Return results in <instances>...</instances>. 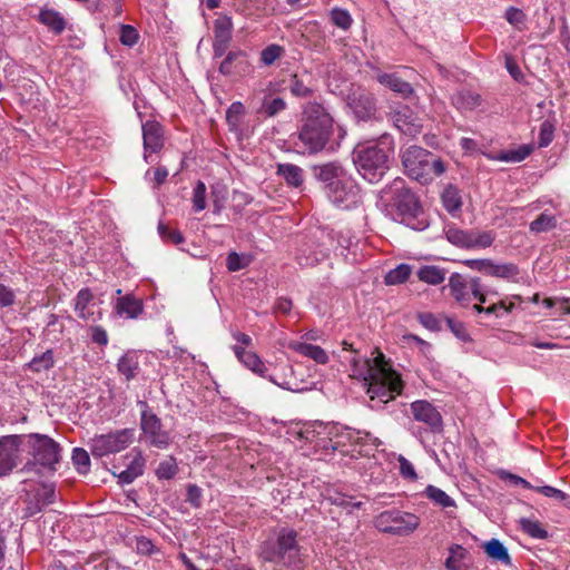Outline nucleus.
Returning a JSON list of instances; mask_svg holds the SVG:
<instances>
[{
	"mask_svg": "<svg viewBox=\"0 0 570 570\" xmlns=\"http://www.w3.org/2000/svg\"><path fill=\"white\" fill-rule=\"evenodd\" d=\"M158 233L165 242L173 243L175 245L181 244L184 242V236L179 230L173 229L164 223H159Z\"/></svg>",
	"mask_w": 570,
	"mask_h": 570,
	"instance_id": "nucleus-56",
	"label": "nucleus"
},
{
	"mask_svg": "<svg viewBox=\"0 0 570 570\" xmlns=\"http://www.w3.org/2000/svg\"><path fill=\"white\" fill-rule=\"evenodd\" d=\"M268 380L271 382H273L274 384H276L277 386L288 390V391H292V392H303L306 390V387L303 386L302 382H298L297 380H294V379L285 377L282 381H279L276 377L271 375V376H268Z\"/></svg>",
	"mask_w": 570,
	"mask_h": 570,
	"instance_id": "nucleus-59",
	"label": "nucleus"
},
{
	"mask_svg": "<svg viewBox=\"0 0 570 570\" xmlns=\"http://www.w3.org/2000/svg\"><path fill=\"white\" fill-rule=\"evenodd\" d=\"M249 67L246 53L243 50L228 51L218 67L219 73L229 77L245 72Z\"/></svg>",
	"mask_w": 570,
	"mask_h": 570,
	"instance_id": "nucleus-18",
	"label": "nucleus"
},
{
	"mask_svg": "<svg viewBox=\"0 0 570 570\" xmlns=\"http://www.w3.org/2000/svg\"><path fill=\"white\" fill-rule=\"evenodd\" d=\"M441 199H442V204H443L444 208L450 214H454V213L459 212L462 207V198H461L460 190L453 185H448L443 189Z\"/></svg>",
	"mask_w": 570,
	"mask_h": 570,
	"instance_id": "nucleus-37",
	"label": "nucleus"
},
{
	"mask_svg": "<svg viewBox=\"0 0 570 570\" xmlns=\"http://www.w3.org/2000/svg\"><path fill=\"white\" fill-rule=\"evenodd\" d=\"M412 268L407 264H400L395 268L391 269L384 277L386 285L402 284L410 277Z\"/></svg>",
	"mask_w": 570,
	"mask_h": 570,
	"instance_id": "nucleus-43",
	"label": "nucleus"
},
{
	"mask_svg": "<svg viewBox=\"0 0 570 570\" xmlns=\"http://www.w3.org/2000/svg\"><path fill=\"white\" fill-rule=\"evenodd\" d=\"M394 126L404 135L415 137L422 131V124L407 106H401L391 114Z\"/></svg>",
	"mask_w": 570,
	"mask_h": 570,
	"instance_id": "nucleus-17",
	"label": "nucleus"
},
{
	"mask_svg": "<svg viewBox=\"0 0 570 570\" xmlns=\"http://www.w3.org/2000/svg\"><path fill=\"white\" fill-rule=\"evenodd\" d=\"M347 107L357 121H368L376 118V99L370 91L357 88L347 95Z\"/></svg>",
	"mask_w": 570,
	"mask_h": 570,
	"instance_id": "nucleus-11",
	"label": "nucleus"
},
{
	"mask_svg": "<svg viewBox=\"0 0 570 570\" xmlns=\"http://www.w3.org/2000/svg\"><path fill=\"white\" fill-rule=\"evenodd\" d=\"M19 439L17 435L0 438V476L8 475L18 464Z\"/></svg>",
	"mask_w": 570,
	"mask_h": 570,
	"instance_id": "nucleus-16",
	"label": "nucleus"
},
{
	"mask_svg": "<svg viewBox=\"0 0 570 570\" xmlns=\"http://www.w3.org/2000/svg\"><path fill=\"white\" fill-rule=\"evenodd\" d=\"M333 354L342 362H347L352 376L363 382L370 400L376 402L372 407H380L402 394L404 382L383 353L377 352L373 358L361 356L360 348L355 353L350 351L341 354L334 351Z\"/></svg>",
	"mask_w": 570,
	"mask_h": 570,
	"instance_id": "nucleus-1",
	"label": "nucleus"
},
{
	"mask_svg": "<svg viewBox=\"0 0 570 570\" xmlns=\"http://www.w3.org/2000/svg\"><path fill=\"white\" fill-rule=\"evenodd\" d=\"M507 21L518 30H523L525 27L527 16L525 13L515 7H509L504 14Z\"/></svg>",
	"mask_w": 570,
	"mask_h": 570,
	"instance_id": "nucleus-52",
	"label": "nucleus"
},
{
	"mask_svg": "<svg viewBox=\"0 0 570 570\" xmlns=\"http://www.w3.org/2000/svg\"><path fill=\"white\" fill-rule=\"evenodd\" d=\"M276 174L293 188H299L303 186L304 170L297 165L289 163L278 164Z\"/></svg>",
	"mask_w": 570,
	"mask_h": 570,
	"instance_id": "nucleus-25",
	"label": "nucleus"
},
{
	"mask_svg": "<svg viewBox=\"0 0 570 570\" xmlns=\"http://www.w3.org/2000/svg\"><path fill=\"white\" fill-rule=\"evenodd\" d=\"M140 425L142 431L149 436L151 445L158 449H166L168 446L169 436L161 430L160 419L156 414L149 410L142 411Z\"/></svg>",
	"mask_w": 570,
	"mask_h": 570,
	"instance_id": "nucleus-15",
	"label": "nucleus"
},
{
	"mask_svg": "<svg viewBox=\"0 0 570 570\" xmlns=\"http://www.w3.org/2000/svg\"><path fill=\"white\" fill-rule=\"evenodd\" d=\"M142 139L145 154L157 153L164 146V130L160 124L148 120L142 125ZM147 158V155H145Z\"/></svg>",
	"mask_w": 570,
	"mask_h": 570,
	"instance_id": "nucleus-19",
	"label": "nucleus"
},
{
	"mask_svg": "<svg viewBox=\"0 0 570 570\" xmlns=\"http://www.w3.org/2000/svg\"><path fill=\"white\" fill-rule=\"evenodd\" d=\"M417 277L426 284L439 285L445 279V271L433 265L422 266L417 271Z\"/></svg>",
	"mask_w": 570,
	"mask_h": 570,
	"instance_id": "nucleus-39",
	"label": "nucleus"
},
{
	"mask_svg": "<svg viewBox=\"0 0 570 570\" xmlns=\"http://www.w3.org/2000/svg\"><path fill=\"white\" fill-rule=\"evenodd\" d=\"M533 147L531 145H521L513 150H503L499 153H490L485 156L491 160L504 163H520L531 155Z\"/></svg>",
	"mask_w": 570,
	"mask_h": 570,
	"instance_id": "nucleus-24",
	"label": "nucleus"
},
{
	"mask_svg": "<svg viewBox=\"0 0 570 570\" xmlns=\"http://www.w3.org/2000/svg\"><path fill=\"white\" fill-rule=\"evenodd\" d=\"M245 114V107L240 101L233 102L226 111V121L232 131H237L240 126L242 117Z\"/></svg>",
	"mask_w": 570,
	"mask_h": 570,
	"instance_id": "nucleus-44",
	"label": "nucleus"
},
{
	"mask_svg": "<svg viewBox=\"0 0 570 570\" xmlns=\"http://www.w3.org/2000/svg\"><path fill=\"white\" fill-rule=\"evenodd\" d=\"M424 495L435 505H439L443 509L455 507V501L443 490L435 485H428L424 490Z\"/></svg>",
	"mask_w": 570,
	"mask_h": 570,
	"instance_id": "nucleus-40",
	"label": "nucleus"
},
{
	"mask_svg": "<svg viewBox=\"0 0 570 570\" xmlns=\"http://www.w3.org/2000/svg\"><path fill=\"white\" fill-rule=\"evenodd\" d=\"M330 435L333 436L330 439L331 448L333 450H337L340 446H344L346 443L374 444L376 441V439L373 438L368 432H362L360 430L338 425H334L331 429Z\"/></svg>",
	"mask_w": 570,
	"mask_h": 570,
	"instance_id": "nucleus-14",
	"label": "nucleus"
},
{
	"mask_svg": "<svg viewBox=\"0 0 570 570\" xmlns=\"http://www.w3.org/2000/svg\"><path fill=\"white\" fill-rule=\"evenodd\" d=\"M249 264V259L245 255H239L236 252H230L226 258V267L229 272H237Z\"/></svg>",
	"mask_w": 570,
	"mask_h": 570,
	"instance_id": "nucleus-57",
	"label": "nucleus"
},
{
	"mask_svg": "<svg viewBox=\"0 0 570 570\" xmlns=\"http://www.w3.org/2000/svg\"><path fill=\"white\" fill-rule=\"evenodd\" d=\"M381 202L386 214L414 230H424L429 220L419 199L405 185L404 179L395 178L381 190Z\"/></svg>",
	"mask_w": 570,
	"mask_h": 570,
	"instance_id": "nucleus-3",
	"label": "nucleus"
},
{
	"mask_svg": "<svg viewBox=\"0 0 570 570\" xmlns=\"http://www.w3.org/2000/svg\"><path fill=\"white\" fill-rule=\"evenodd\" d=\"M420 524V518L410 512L389 510L375 518V527L383 533L407 535L414 532Z\"/></svg>",
	"mask_w": 570,
	"mask_h": 570,
	"instance_id": "nucleus-8",
	"label": "nucleus"
},
{
	"mask_svg": "<svg viewBox=\"0 0 570 570\" xmlns=\"http://www.w3.org/2000/svg\"><path fill=\"white\" fill-rule=\"evenodd\" d=\"M117 368L118 372L122 374L127 381L135 379L139 371V362L137 354L134 352L125 353L118 360Z\"/></svg>",
	"mask_w": 570,
	"mask_h": 570,
	"instance_id": "nucleus-35",
	"label": "nucleus"
},
{
	"mask_svg": "<svg viewBox=\"0 0 570 570\" xmlns=\"http://www.w3.org/2000/svg\"><path fill=\"white\" fill-rule=\"evenodd\" d=\"M393 154V138L382 134L374 145L357 146L354 151V163L358 173L370 183H377L390 168Z\"/></svg>",
	"mask_w": 570,
	"mask_h": 570,
	"instance_id": "nucleus-4",
	"label": "nucleus"
},
{
	"mask_svg": "<svg viewBox=\"0 0 570 570\" xmlns=\"http://www.w3.org/2000/svg\"><path fill=\"white\" fill-rule=\"evenodd\" d=\"M401 158L406 174L421 184H428L445 169L439 157L419 146L406 148Z\"/></svg>",
	"mask_w": 570,
	"mask_h": 570,
	"instance_id": "nucleus-6",
	"label": "nucleus"
},
{
	"mask_svg": "<svg viewBox=\"0 0 570 570\" xmlns=\"http://www.w3.org/2000/svg\"><path fill=\"white\" fill-rule=\"evenodd\" d=\"M484 553L495 560L501 562L504 566H511L512 560L508 552V549L503 546V543L498 539H491L483 543L482 546Z\"/></svg>",
	"mask_w": 570,
	"mask_h": 570,
	"instance_id": "nucleus-29",
	"label": "nucleus"
},
{
	"mask_svg": "<svg viewBox=\"0 0 570 570\" xmlns=\"http://www.w3.org/2000/svg\"><path fill=\"white\" fill-rule=\"evenodd\" d=\"M116 311L119 315L125 314L129 318H137L142 313V303L135 296L127 294L117 299Z\"/></svg>",
	"mask_w": 570,
	"mask_h": 570,
	"instance_id": "nucleus-28",
	"label": "nucleus"
},
{
	"mask_svg": "<svg viewBox=\"0 0 570 570\" xmlns=\"http://www.w3.org/2000/svg\"><path fill=\"white\" fill-rule=\"evenodd\" d=\"M38 20L56 35H60L66 28L65 18L53 9H42L39 12Z\"/></svg>",
	"mask_w": 570,
	"mask_h": 570,
	"instance_id": "nucleus-32",
	"label": "nucleus"
},
{
	"mask_svg": "<svg viewBox=\"0 0 570 570\" xmlns=\"http://www.w3.org/2000/svg\"><path fill=\"white\" fill-rule=\"evenodd\" d=\"M72 463L80 474H87L90 470V458L88 452L81 448H75L72 451Z\"/></svg>",
	"mask_w": 570,
	"mask_h": 570,
	"instance_id": "nucleus-48",
	"label": "nucleus"
},
{
	"mask_svg": "<svg viewBox=\"0 0 570 570\" xmlns=\"http://www.w3.org/2000/svg\"><path fill=\"white\" fill-rule=\"evenodd\" d=\"M445 237L452 245L465 249H483L490 247L495 236L492 232L463 230L449 228Z\"/></svg>",
	"mask_w": 570,
	"mask_h": 570,
	"instance_id": "nucleus-10",
	"label": "nucleus"
},
{
	"mask_svg": "<svg viewBox=\"0 0 570 570\" xmlns=\"http://www.w3.org/2000/svg\"><path fill=\"white\" fill-rule=\"evenodd\" d=\"M482 102L481 96L472 90L463 89L452 96V104L459 110H473Z\"/></svg>",
	"mask_w": 570,
	"mask_h": 570,
	"instance_id": "nucleus-27",
	"label": "nucleus"
},
{
	"mask_svg": "<svg viewBox=\"0 0 570 570\" xmlns=\"http://www.w3.org/2000/svg\"><path fill=\"white\" fill-rule=\"evenodd\" d=\"M327 198L335 205L350 208L360 198V187L345 174L325 190Z\"/></svg>",
	"mask_w": 570,
	"mask_h": 570,
	"instance_id": "nucleus-12",
	"label": "nucleus"
},
{
	"mask_svg": "<svg viewBox=\"0 0 570 570\" xmlns=\"http://www.w3.org/2000/svg\"><path fill=\"white\" fill-rule=\"evenodd\" d=\"M233 351L239 362L255 374L267 377V367L262 358L252 351H246L239 345H234Z\"/></svg>",
	"mask_w": 570,
	"mask_h": 570,
	"instance_id": "nucleus-22",
	"label": "nucleus"
},
{
	"mask_svg": "<svg viewBox=\"0 0 570 570\" xmlns=\"http://www.w3.org/2000/svg\"><path fill=\"white\" fill-rule=\"evenodd\" d=\"M520 274L519 267L513 263H502L495 264L493 261L491 263L490 276L503 278L507 281H517Z\"/></svg>",
	"mask_w": 570,
	"mask_h": 570,
	"instance_id": "nucleus-38",
	"label": "nucleus"
},
{
	"mask_svg": "<svg viewBox=\"0 0 570 570\" xmlns=\"http://www.w3.org/2000/svg\"><path fill=\"white\" fill-rule=\"evenodd\" d=\"M191 200L195 212H202L206 208V185L202 180L196 183Z\"/></svg>",
	"mask_w": 570,
	"mask_h": 570,
	"instance_id": "nucleus-53",
	"label": "nucleus"
},
{
	"mask_svg": "<svg viewBox=\"0 0 570 570\" xmlns=\"http://www.w3.org/2000/svg\"><path fill=\"white\" fill-rule=\"evenodd\" d=\"M377 80L405 98L413 94L412 86L395 73H382L377 77Z\"/></svg>",
	"mask_w": 570,
	"mask_h": 570,
	"instance_id": "nucleus-30",
	"label": "nucleus"
},
{
	"mask_svg": "<svg viewBox=\"0 0 570 570\" xmlns=\"http://www.w3.org/2000/svg\"><path fill=\"white\" fill-rule=\"evenodd\" d=\"M233 22L227 16L219 17L214 22V42L230 43Z\"/></svg>",
	"mask_w": 570,
	"mask_h": 570,
	"instance_id": "nucleus-36",
	"label": "nucleus"
},
{
	"mask_svg": "<svg viewBox=\"0 0 570 570\" xmlns=\"http://www.w3.org/2000/svg\"><path fill=\"white\" fill-rule=\"evenodd\" d=\"M491 263L492 259L489 258L463 261V264L470 269L481 272L485 275L490 274Z\"/></svg>",
	"mask_w": 570,
	"mask_h": 570,
	"instance_id": "nucleus-61",
	"label": "nucleus"
},
{
	"mask_svg": "<svg viewBox=\"0 0 570 570\" xmlns=\"http://www.w3.org/2000/svg\"><path fill=\"white\" fill-rule=\"evenodd\" d=\"M400 463V474L407 480L414 481L417 479V474L415 472V469L413 464L405 459L404 456L400 455L399 458Z\"/></svg>",
	"mask_w": 570,
	"mask_h": 570,
	"instance_id": "nucleus-64",
	"label": "nucleus"
},
{
	"mask_svg": "<svg viewBox=\"0 0 570 570\" xmlns=\"http://www.w3.org/2000/svg\"><path fill=\"white\" fill-rule=\"evenodd\" d=\"M298 553L297 533L288 528H282L275 537L263 541L258 549V558L262 561L286 567L296 563Z\"/></svg>",
	"mask_w": 570,
	"mask_h": 570,
	"instance_id": "nucleus-5",
	"label": "nucleus"
},
{
	"mask_svg": "<svg viewBox=\"0 0 570 570\" xmlns=\"http://www.w3.org/2000/svg\"><path fill=\"white\" fill-rule=\"evenodd\" d=\"M284 48L273 43L264 48L261 52V61L264 66H272L277 59L284 55Z\"/></svg>",
	"mask_w": 570,
	"mask_h": 570,
	"instance_id": "nucleus-51",
	"label": "nucleus"
},
{
	"mask_svg": "<svg viewBox=\"0 0 570 570\" xmlns=\"http://www.w3.org/2000/svg\"><path fill=\"white\" fill-rule=\"evenodd\" d=\"M31 445L32 461L24 464L23 471H32L38 465L50 471H56V465L60 461L61 448L53 439L43 434H31L29 438Z\"/></svg>",
	"mask_w": 570,
	"mask_h": 570,
	"instance_id": "nucleus-7",
	"label": "nucleus"
},
{
	"mask_svg": "<svg viewBox=\"0 0 570 570\" xmlns=\"http://www.w3.org/2000/svg\"><path fill=\"white\" fill-rule=\"evenodd\" d=\"M554 125L550 120H544L540 125L538 146L540 148L548 147L554 137Z\"/></svg>",
	"mask_w": 570,
	"mask_h": 570,
	"instance_id": "nucleus-54",
	"label": "nucleus"
},
{
	"mask_svg": "<svg viewBox=\"0 0 570 570\" xmlns=\"http://www.w3.org/2000/svg\"><path fill=\"white\" fill-rule=\"evenodd\" d=\"M139 38L138 31L136 28L129 24H121L120 26V35H119V41L124 46L132 47L137 43Z\"/></svg>",
	"mask_w": 570,
	"mask_h": 570,
	"instance_id": "nucleus-58",
	"label": "nucleus"
},
{
	"mask_svg": "<svg viewBox=\"0 0 570 570\" xmlns=\"http://www.w3.org/2000/svg\"><path fill=\"white\" fill-rule=\"evenodd\" d=\"M312 174L316 180L324 184V188L327 190L330 185L338 180L346 171L337 161H331L313 166Z\"/></svg>",
	"mask_w": 570,
	"mask_h": 570,
	"instance_id": "nucleus-20",
	"label": "nucleus"
},
{
	"mask_svg": "<svg viewBox=\"0 0 570 570\" xmlns=\"http://www.w3.org/2000/svg\"><path fill=\"white\" fill-rule=\"evenodd\" d=\"M468 550L461 544H452L449 548V557L445 560L446 570H469L464 560L468 558Z\"/></svg>",
	"mask_w": 570,
	"mask_h": 570,
	"instance_id": "nucleus-33",
	"label": "nucleus"
},
{
	"mask_svg": "<svg viewBox=\"0 0 570 570\" xmlns=\"http://www.w3.org/2000/svg\"><path fill=\"white\" fill-rule=\"evenodd\" d=\"M334 134V119L318 102H307L302 111L301 125L294 141L301 153L315 155L330 145Z\"/></svg>",
	"mask_w": 570,
	"mask_h": 570,
	"instance_id": "nucleus-2",
	"label": "nucleus"
},
{
	"mask_svg": "<svg viewBox=\"0 0 570 570\" xmlns=\"http://www.w3.org/2000/svg\"><path fill=\"white\" fill-rule=\"evenodd\" d=\"M287 346L289 350L318 364H326L328 362V355L321 346L299 341H291Z\"/></svg>",
	"mask_w": 570,
	"mask_h": 570,
	"instance_id": "nucleus-23",
	"label": "nucleus"
},
{
	"mask_svg": "<svg viewBox=\"0 0 570 570\" xmlns=\"http://www.w3.org/2000/svg\"><path fill=\"white\" fill-rule=\"evenodd\" d=\"M449 288L454 299L461 305H465L472 296V278L466 279L461 274L453 273L449 278Z\"/></svg>",
	"mask_w": 570,
	"mask_h": 570,
	"instance_id": "nucleus-21",
	"label": "nucleus"
},
{
	"mask_svg": "<svg viewBox=\"0 0 570 570\" xmlns=\"http://www.w3.org/2000/svg\"><path fill=\"white\" fill-rule=\"evenodd\" d=\"M55 365L53 351L47 350L40 355L35 356L28 364L32 372L40 373L42 371H49Z\"/></svg>",
	"mask_w": 570,
	"mask_h": 570,
	"instance_id": "nucleus-41",
	"label": "nucleus"
},
{
	"mask_svg": "<svg viewBox=\"0 0 570 570\" xmlns=\"http://www.w3.org/2000/svg\"><path fill=\"white\" fill-rule=\"evenodd\" d=\"M291 94L297 98H308L313 96L314 90L304 82L297 75H293L289 80Z\"/></svg>",
	"mask_w": 570,
	"mask_h": 570,
	"instance_id": "nucleus-47",
	"label": "nucleus"
},
{
	"mask_svg": "<svg viewBox=\"0 0 570 570\" xmlns=\"http://www.w3.org/2000/svg\"><path fill=\"white\" fill-rule=\"evenodd\" d=\"M134 434L132 429H121L107 434L96 435L90 440V452L95 458L121 452L132 443Z\"/></svg>",
	"mask_w": 570,
	"mask_h": 570,
	"instance_id": "nucleus-9",
	"label": "nucleus"
},
{
	"mask_svg": "<svg viewBox=\"0 0 570 570\" xmlns=\"http://www.w3.org/2000/svg\"><path fill=\"white\" fill-rule=\"evenodd\" d=\"M330 19L334 26L343 30H347L353 22L350 12L341 8H333L330 12Z\"/></svg>",
	"mask_w": 570,
	"mask_h": 570,
	"instance_id": "nucleus-50",
	"label": "nucleus"
},
{
	"mask_svg": "<svg viewBox=\"0 0 570 570\" xmlns=\"http://www.w3.org/2000/svg\"><path fill=\"white\" fill-rule=\"evenodd\" d=\"M403 341L406 343H415L419 346L420 352L425 356L429 357L432 351V345L419 337L415 334L409 333L403 335Z\"/></svg>",
	"mask_w": 570,
	"mask_h": 570,
	"instance_id": "nucleus-62",
	"label": "nucleus"
},
{
	"mask_svg": "<svg viewBox=\"0 0 570 570\" xmlns=\"http://www.w3.org/2000/svg\"><path fill=\"white\" fill-rule=\"evenodd\" d=\"M411 413L415 421L424 423L432 433L442 432V415L429 401L417 400L412 402Z\"/></svg>",
	"mask_w": 570,
	"mask_h": 570,
	"instance_id": "nucleus-13",
	"label": "nucleus"
},
{
	"mask_svg": "<svg viewBox=\"0 0 570 570\" xmlns=\"http://www.w3.org/2000/svg\"><path fill=\"white\" fill-rule=\"evenodd\" d=\"M287 107L286 101L281 97H268L265 96L262 102L259 111L267 117H275Z\"/></svg>",
	"mask_w": 570,
	"mask_h": 570,
	"instance_id": "nucleus-42",
	"label": "nucleus"
},
{
	"mask_svg": "<svg viewBox=\"0 0 570 570\" xmlns=\"http://www.w3.org/2000/svg\"><path fill=\"white\" fill-rule=\"evenodd\" d=\"M177 472L178 466L176 460L170 456L159 463L156 470V475L159 480H170L177 474Z\"/></svg>",
	"mask_w": 570,
	"mask_h": 570,
	"instance_id": "nucleus-49",
	"label": "nucleus"
},
{
	"mask_svg": "<svg viewBox=\"0 0 570 570\" xmlns=\"http://www.w3.org/2000/svg\"><path fill=\"white\" fill-rule=\"evenodd\" d=\"M557 223H558V220H557L556 216L544 212L541 215H539V217L537 219L531 222L530 230L532 233H537V234L548 232V230L556 228Z\"/></svg>",
	"mask_w": 570,
	"mask_h": 570,
	"instance_id": "nucleus-46",
	"label": "nucleus"
},
{
	"mask_svg": "<svg viewBox=\"0 0 570 570\" xmlns=\"http://www.w3.org/2000/svg\"><path fill=\"white\" fill-rule=\"evenodd\" d=\"M521 530L534 539H547L548 531L542 527L539 521L522 518L519 521Z\"/></svg>",
	"mask_w": 570,
	"mask_h": 570,
	"instance_id": "nucleus-45",
	"label": "nucleus"
},
{
	"mask_svg": "<svg viewBox=\"0 0 570 570\" xmlns=\"http://www.w3.org/2000/svg\"><path fill=\"white\" fill-rule=\"evenodd\" d=\"M535 491L543 494L547 498H551L557 501L564 502L566 505H570V495L557 488L550 485H542L537 487Z\"/></svg>",
	"mask_w": 570,
	"mask_h": 570,
	"instance_id": "nucleus-55",
	"label": "nucleus"
},
{
	"mask_svg": "<svg viewBox=\"0 0 570 570\" xmlns=\"http://www.w3.org/2000/svg\"><path fill=\"white\" fill-rule=\"evenodd\" d=\"M326 499L331 504L341 507L351 513L354 509H360L363 505L362 501L356 500L355 497L348 495L337 490H328Z\"/></svg>",
	"mask_w": 570,
	"mask_h": 570,
	"instance_id": "nucleus-34",
	"label": "nucleus"
},
{
	"mask_svg": "<svg viewBox=\"0 0 570 570\" xmlns=\"http://www.w3.org/2000/svg\"><path fill=\"white\" fill-rule=\"evenodd\" d=\"M16 303V293L12 288L0 283V309L11 307Z\"/></svg>",
	"mask_w": 570,
	"mask_h": 570,
	"instance_id": "nucleus-63",
	"label": "nucleus"
},
{
	"mask_svg": "<svg viewBox=\"0 0 570 570\" xmlns=\"http://www.w3.org/2000/svg\"><path fill=\"white\" fill-rule=\"evenodd\" d=\"M146 460L141 455L139 451H137V454L134 456L127 469L122 470L117 474L119 483L121 484H130L132 483L138 476L142 475L144 469H145Z\"/></svg>",
	"mask_w": 570,
	"mask_h": 570,
	"instance_id": "nucleus-26",
	"label": "nucleus"
},
{
	"mask_svg": "<svg viewBox=\"0 0 570 570\" xmlns=\"http://www.w3.org/2000/svg\"><path fill=\"white\" fill-rule=\"evenodd\" d=\"M92 299L94 294L89 288H82L78 292L75 298V311L79 318L83 321H95L94 312L89 308Z\"/></svg>",
	"mask_w": 570,
	"mask_h": 570,
	"instance_id": "nucleus-31",
	"label": "nucleus"
},
{
	"mask_svg": "<svg viewBox=\"0 0 570 570\" xmlns=\"http://www.w3.org/2000/svg\"><path fill=\"white\" fill-rule=\"evenodd\" d=\"M513 308V304L507 305L503 301L484 307V315L494 316L495 318L509 314Z\"/></svg>",
	"mask_w": 570,
	"mask_h": 570,
	"instance_id": "nucleus-60",
	"label": "nucleus"
}]
</instances>
